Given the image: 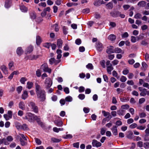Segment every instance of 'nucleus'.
Listing matches in <instances>:
<instances>
[{"label":"nucleus","mask_w":149,"mask_h":149,"mask_svg":"<svg viewBox=\"0 0 149 149\" xmlns=\"http://www.w3.org/2000/svg\"><path fill=\"white\" fill-rule=\"evenodd\" d=\"M36 115L30 112L26 113L25 117L23 118L24 119L27 120L30 123L34 122V118Z\"/></svg>","instance_id":"1"},{"label":"nucleus","mask_w":149,"mask_h":149,"mask_svg":"<svg viewBox=\"0 0 149 149\" xmlns=\"http://www.w3.org/2000/svg\"><path fill=\"white\" fill-rule=\"evenodd\" d=\"M37 98L40 102L45 101L46 99L45 93V91L36 93Z\"/></svg>","instance_id":"2"},{"label":"nucleus","mask_w":149,"mask_h":149,"mask_svg":"<svg viewBox=\"0 0 149 149\" xmlns=\"http://www.w3.org/2000/svg\"><path fill=\"white\" fill-rule=\"evenodd\" d=\"M52 81L50 78H46L45 82V87L47 89L49 88L52 86Z\"/></svg>","instance_id":"3"},{"label":"nucleus","mask_w":149,"mask_h":149,"mask_svg":"<svg viewBox=\"0 0 149 149\" xmlns=\"http://www.w3.org/2000/svg\"><path fill=\"white\" fill-rule=\"evenodd\" d=\"M41 68L43 70L44 72H47L49 73L51 72V70L48 67L46 63H44L41 66Z\"/></svg>","instance_id":"4"},{"label":"nucleus","mask_w":149,"mask_h":149,"mask_svg":"<svg viewBox=\"0 0 149 149\" xmlns=\"http://www.w3.org/2000/svg\"><path fill=\"white\" fill-rule=\"evenodd\" d=\"M92 146L94 147L98 148L102 146V143L95 139H93L92 142Z\"/></svg>","instance_id":"5"},{"label":"nucleus","mask_w":149,"mask_h":149,"mask_svg":"<svg viewBox=\"0 0 149 149\" xmlns=\"http://www.w3.org/2000/svg\"><path fill=\"white\" fill-rule=\"evenodd\" d=\"M96 48L99 52L101 51L103 48L102 44L99 42H97L96 43Z\"/></svg>","instance_id":"6"},{"label":"nucleus","mask_w":149,"mask_h":149,"mask_svg":"<svg viewBox=\"0 0 149 149\" xmlns=\"http://www.w3.org/2000/svg\"><path fill=\"white\" fill-rule=\"evenodd\" d=\"M35 85L36 93L44 91V90L42 89V88L37 83H35Z\"/></svg>","instance_id":"7"},{"label":"nucleus","mask_w":149,"mask_h":149,"mask_svg":"<svg viewBox=\"0 0 149 149\" xmlns=\"http://www.w3.org/2000/svg\"><path fill=\"white\" fill-rule=\"evenodd\" d=\"M120 14V12L118 11H112L110 13L111 15L114 17H116L119 16V14Z\"/></svg>","instance_id":"8"},{"label":"nucleus","mask_w":149,"mask_h":149,"mask_svg":"<svg viewBox=\"0 0 149 149\" xmlns=\"http://www.w3.org/2000/svg\"><path fill=\"white\" fill-rule=\"evenodd\" d=\"M111 130L114 135L116 136L118 134L117 126H113L111 128Z\"/></svg>","instance_id":"9"},{"label":"nucleus","mask_w":149,"mask_h":149,"mask_svg":"<svg viewBox=\"0 0 149 149\" xmlns=\"http://www.w3.org/2000/svg\"><path fill=\"white\" fill-rule=\"evenodd\" d=\"M23 53V51L21 47H18L17 49L16 53L19 56H20Z\"/></svg>","instance_id":"10"},{"label":"nucleus","mask_w":149,"mask_h":149,"mask_svg":"<svg viewBox=\"0 0 149 149\" xmlns=\"http://www.w3.org/2000/svg\"><path fill=\"white\" fill-rule=\"evenodd\" d=\"M49 63L50 64H52L54 63H55L56 64L59 63L60 61L56 60L54 58H51L49 60Z\"/></svg>","instance_id":"11"},{"label":"nucleus","mask_w":149,"mask_h":149,"mask_svg":"<svg viewBox=\"0 0 149 149\" xmlns=\"http://www.w3.org/2000/svg\"><path fill=\"white\" fill-rule=\"evenodd\" d=\"M0 68L4 74H8L7 68L5 65L1 66Z\"/></svg>","instance_id":"12"},{"label":"nucleus","mask_w":149,"mask_h":149,"mask_svg":"<svg viewBox=\"0 0 149 149\" xmlns=\"http://www.w3.org/2000/svg\"><path fill=\"white\" fill-rule=\"evenodd\" d=\"M19 108L22 110H24L25 109V105L23 101H21L19 104Z\"/></svg>","instance_id":"13"},{"label":"nucleus","mask_w":149,"mask_h":149,"mask_svg":"<svg viewBox=\"0 0 149 149\" xmlns=\"http://www.w3.org/2000/svg\"><path fill=\"white\" fill-rule=\"evenodd\" d=\"M28 93L27 91H25L23 92V93L22 95V98L23 100H25L28 97Z\"/></svg>","instance_id":"14"},{"label":"nucleus","mask_w":149,"mask_h":149,"mask_svg":"<svg viewBox=\"0 0 149 149\" xmlns=\"http://www.w3.org/2000/svg\"><path fill=\"white\" fill-rule=\"evenodd\" d=\"M107 72L109 74H111V71L113 69V68L112 66V64L111 65H108L107 66Z\"/></svg>","instance_id":"15"},{"label":"nucleus","mask_w":149,"mask_h":149,"mask_svg":"<svg viewBox=\"0 0 149 149\" xmlns=\"http://www.w3.org/2000/svg\"><path fill=\"white\" fill-rule=\"evenodd\" d=\"M35 120H36L39 125H41L42 124V123L41 122L39 116L36 115L34 118V121Z\"/></svg>","instance_id":"16"},{"label":"nucleus","mask_w":149,"mask_h":149,"mask_svg":"<svg viewBox=\"0 0 149 149\" xmlns=\"http://www.w3.org/2000/svg\"><path fill=\"white\" fill-rule=\"evenodd\" d=\"M63 44L62 40L61 39H58L57 40V45L58 48L62 47Z\"/></svg>","instance_id":"17"},{"label":"nucleus","mask_w":149,"mask_h":149,"mask_svg":"<svg viewBox=\"0 0 149 149\" xmlns=\"http://www.w3.org/2000/svg\"><path fill=\"white\" fill-rule=\"evenodd\" d=\"M125 111L122 109L118 110L117 111L118 114L120 116H123L124 115Z\"/></svg>","instance_id":"18"},{"label":"nucleus","mask_w":149,"mask_h":149,"mask_svg":"<svg viewBox=\"0 0 149 149\" xmlns=\"http://www.w3.org/2000/svg\"><path fill=\"white\" fill-rule=\"evenodd\" d=\"M142 67L141 69L144 71H146L148 67V65L144 62H143L142 63Z\"/></svg>","instance_id":"19"},{"label":"nucleus","mask_w":149,"mask_h":149,"mask_svg":"<svg viewBox=\"0 0 149 149\" xmlns=\"http://www.w3.org/2000/svg\"><path fill=\"white\" fill-rule=\"evenodd\" d=\"M33 50V47L32 46L30 45L27 47L26 50V52L28 53H31Z\"/></svg>","instance_id":"20"},{"label":"nucleus","mask_w":149,"mask_h":149,"mask_svg":"<svg viewBox=\"0 0 149 149\" xmlns=\"http://www.w3.org/2000/svg\"><path fill=\"white\" fill-rule=\"evenodd\" d=\"M108 39L111 41H113L116 39V36L114 34H111L109 36Z\"/></svg>","instance_id":"21"},{"label":"nucleus","mask_w":149,"mask_h":149,"mask_svg":"<svg viewBox=\"0 0 149 149\" xmlns=\"http://www.w3.org/2000/svg\"><path fill=\"white\" fill-rule=\"evenodd\" d=\"M146 2L144 1H141L139 2L137 5L140 7H144L146 4Z\"/></svg>","instance_id":"22"},{"label":"nucleus","mask_w":149,"mask_h":149,"mask_svg":"<svg viewBox=\"0 0 149 149\" xmlns=\"http://www.w3.org/2000/svg\"><path fill=\"white\" fill-rule=\"evenodd\" d=\"M39 56L38 55H32L30 56L29 57V58L31 60H34L38 58Z\"/></svg>","instance_id":"23"},{"label":"nucleus","mask_w":149,"mask_h":149,"mask_svg":"<svg viewBox=\"0 0 149 149\" xmlns=\"http://www.w3.org/2000/svg\"><path fill=\"white\" fill-rule=\"evenodd\" d=\"M114 52L117 53H124L123 52H122V50L120 48L118 47L114 49Z\"/></svg>","instance_id":"24"},{"label":"nucleus","mask_w":149,"mask_h":149,"mask_svg":"<svg viewBox=\"0 0 149 149\" xmlns=\"http://www.w3.org/2000/svg\"><path fill=\"white\" fill-rule=\"evenodd\" d=\"M41 42V40L40 37L37 36L36 37V42L37 45H39Z\"/></svg>","instance_id":"25"},{"label":"nucleus","mask_w":149,"mask_h":149,"mask_svg":"<svg viewBox=\"0 0 149 149\" xmlns=\"http://www.w3.org/2000/svg\"><path fill=\"white\" fill-rule=\"evenodd\" d=\"M33 84L32 82L29 81L27 83L26 87L29 89H31L33 87Z\"/></svg>","instance_id":"26"},{"label":"nucleus","mask_w":149,"mask_h":149,"mask_svg":"<svg viewBox=\"0 0 149 149\" xmlns=\"http://www.w3.org/2000/svg\"><path fill=\"white\" fill-rule=\"evenodd\" d=\"M12 4L11 2L10 1H8L6 2L5 6L6 8H8L10 7Z\"/></svg>","instance_id":"27"},{"label":"nucleus","mask_w":149,"mask_h":149,"mask_svg":"<svg viewBox=\"0 0 149 149\" xmlns=\"http://www.w3.org/2000/svg\"><path fill=\"white\" fill-rule=\"evenodd\" d=\"M20 9L22 12H26L27 11V8L25 6L23 5L20 7Z\"/></svg>","instance_id":"28"},{"label":"nucleus","mask_w":149,"mask_h":149,"mask_svg":"<svg viewBox=\"0 0 149 149\" xmlns=\"http://www.w3.org/2000/svg\"><path fill=\"white\" fill-rule=\"evenodd\" d=\"M28 106L29 107L31 108V109L34 107L36 106L35 103L33 102H30L28 104Z\"/></svg>","instance_id":"29"},{"label":"nucleus","mask_w":149,"mask_h":149,"mask_svg":"<svg viewBox=\"0 0 149 149\" xmlns=\"http://www.w3.org/2000/svg\"><path fill=\"white\" fill-rule=\"evenodd\" d=\"M130 106L127 104H125L122 105L121 107V108L123 110H127L129 108Z\"/></svg>","instance_id":"30"},{"label":"nucleus","mask_w":149,"mask_h":149,"mask_svg":"<svg viewBox=\"0 0 149 149\" xmlns=\"http://www.w3.org/2000/svg\"><path fill=\"white\" fill-rule=\"evenodd\" d=\"M30 16L32 19H35L36 17V14L34 12H32L30 13Z\"/></svg>","instance_id":"31"},{"label":"nucleus","mask_w":149,"mask_h":149,"mask_svg":"<svg viewBox=\"0 0 149 149\" xmlns=\"http://www.w3.org/2000/svg\"><path fill=\"white\" fill-rule=\"evenodd\" d=\"M72 100V97L70 96H68L65 98V100L67 102H71Z\"/></svg>","instance_id":"32"},{"label":"nucleus","mask_w":149,"mask_h":149,"mask_svg":"<svg viewBox=\"0 0 149 149\" xmlns=\"http://www.w3.org/2000/svg\"><path fill=\"white\" fill-rule=\"evenodd\" d=\"M54 123L56 125L58 126H62L63 124L62 122L61 121H58L57 120L55 121H54Z\"/></svg>","instance_id":"33"},{"label":"nucleus","mask_w":149,"mask_h":149,"mask_svg":"<svg viewBox=\"0 0 149 149\" xmlns=\"http://www.w3.org/2000/svg\"><path fill=\"white\" fill-rule=\"evenodd\" d=\"M106 52L108 54L114 53V49L112 48H109L106 50Z\"/></svg>","instance_id":"34"},{"label":"nucleus","mask_w":149,"mask_h":149,"mask_svg":"<svg viewBox=\"0 0 149 149\" xmlns=\"http://www.w3.org/2000/svg\"><path fill=\"white\" fill-rule=\"evenodd\" d=\"M141 17V15L139 13H136L134 16V18L136 19H140Z\"/></svg>","instance_id":"35"},{"label":"nucleus","mask_w":149,"mask_h":149,"mask_svg":"<svg viewBox=\"0 0 149 149\" xmlns=\"http://www.w3.org/2000/svg\"><path fill=\"white\" fill-rule=\"evenodd\" d=\"M51 141L54 143H58L61 140L55 138H52L51 139Z\"/></svg>","instance_id":"36"},{"label":"nucleus","mask_w":149,"mask_h":149,"mask_svg":"<svg viewBox=\"0 0 149 149\" xmlns=\"http://www.w3.org/2000/svg\"><path fill=\"white\" fill-rule=\"evenodd\" d=\"M107 6L109 9H112L113 8V4L112 2H109L107 4Z\"/></svg>","instance_id":"37"},{"label":"nucleus","mask_w":149,"mask_h":149,"mask_svg":"<svg viewBox=\"0 0 149 149\" xmlns=\"http://www.w3.org/2000/svg\"><path fill=\"white\" fill-rule=\"evenodd\" d=\"M32 109V111L35 113H38V109L37 106L34 107Z\"/></svg>","instance_id":"38"},{"label":"nucleus","mask_w":149,"mask_h":149,"mask_svg":"<svg viewBox=\"0 0 149 149\" xmlns=\"http://www.w3.org/2000/svg\"><path fill=\"white\" fill-rule=\"evenodd\" d=\"M147 94V90L145 89L140 93V95L141 96H144Z\"/></svg>","instance_id":"39"},{"label":"nucleus","mask_w":149,"mask_h":149,"mask_svg":"<svg viewBox=\"0 0 149 149\" xmlns=\"http://www.w3.org/2000/svg\"><path fill=\"white\" fill-rule=\"evenodd\" d=\"M127 79L125 77L122 76L121 77L120 80L121 81L124 82L126 81Z\"/></svg>","instance_id":"40"},{"label":"nucleus","mask_w":149,"mask_h":149,"mask_svg":"<svg viewBox=\"0 0 149 149\" xmlns=\"http://www.w3.org/2000/svg\"><path fill=\"white\" fill-rule=\"evenodd\" d=\"M27 80L26 78L25 77H22L20 80V82L21 83L23 84H25V82Z\"/></svg>","instance_id":"41"},{"label":"nucleus","mask_w":149,"mask_h":149,"mask_svg":"<svg viewBox=\"0 0 149 149\" xmlns=\"http://www.w3.org/2000/svg\"><path fill=\"white\" fill-rule=\"evenodd\" d=\"M63 33L64 34H67L68 33V29L65 26H63Z\"/></svg>","instance_id":"42"},{"label":"nucleus","mask_w":149,"mask_h":149,"mask_svg":"<svg viewBox=\"0 0 149 149\" xmlns=\"http://www.w3.org/2000/svg\"><path fill=\"white\" fill-rule=\"evenodd\" d=\"M14 62L13 61L10 62L8 64L9 68L10 70H13L12 68L13 66Z\"/></svg>","instance_id":"43"},{"label":"nucleus","mask_w":149,"mask_h":149,"mask_svg":"<svg viewBox=\"0 0 149 149\" xmlns=\"http://www.w3.org/2000/svg\"><path fill=\"white\" fill-rule=\"evenodd\" d=\"M86 68L89 69H93V67L91 63H88L86 66Z\"/></svg>","instance_id":"44"},{"label":"nucleus","mask_w":149,"mask_h":149,"mask_svg":"<svg viewBox=\"0 0 149 149\" xmlns=\"http://www.w3.org/2000/svg\"><path fill=\"white\" fill-rule=\"evenodd\" d=\"M139 116L140 118H143L145 117L146 116V114L144 112L139 113Z\"/></svg>","instance_id":"45"},{"label":"nucleus","mask_w":149,"mask_h":149,"mask_svg":"<svg viewBox=\"0 0 149 149\" xmlns=\"http://www.w3.org/2000/svg\"><path fill=\"white\" fill-rule=\"evenodd\" d=\"M137 127V125L135 123H133L130 125V127L131 129H133Z\"/></svg>","instance_id":"46"},{"label":"nucleus","mask_w":149,"mask_h":149,"mask_svg":"<svg viewBox=\"0 0 149 149\" xmlns=\"http://www.w3.org/2000/svg\"><path fill=\"white\" fill-rule=\"evenodd\" d=\"M19 140L20 142L21 145L22 146H25L26 145V143L24 141L22 138L19 139Z\"/></svg>","instance_id":"47"},{"label":"nucleus","mask_w":149,"mask_h":149,"mask_svg":"<svg viewBox=\"0 0 149 149\" xmlns=\"http://www.w3.org/2000/svg\"><path fill=\"white\" fill-rule=\"evenodd\" d=\"M137 145L140 148H142L143 146V143L141 141H138L137 143Z\"/></svg>","instance_id":"48"},{"label":"nucleus","mask_w":149,"mask_h":149,"mask_svg":"<svg viewBox=\"0 0 149 149\" xmlns=\"http://www.w3.org/2000/svg\"><path fill=\"white\" fill-rule=\"evenodd\" d=\"M81 41L79 38L77 39L75 41V43L77 45H79L81 43Z\"/></svg>","instance_id":"49"},{"label":"nucleus","mask_w":149,"mask_h":149,"mask_svg":"<svg viewBox=\"0 0 149 149\" xmlns=\"http://www.w3.org/2000/svg\"><path fill=\"white\" fill-rule=\"evenodd\" d=\"M78 97L81 100H83L84 99L85 97V95L84 94H80L79 95Z\"/></svg>","instance_id":"50"},{"label":"nucleus","mask_w":149,"mask_h":149,"mask_svg":"<svg viewBox=\"0 0 149 149\" xmlns=\"http://www.w3.org/2000/svg\"><path fill=\"white\" fill-rule=\"evenodd\" d=\"M22 89V86H18L17 88V91L18 93H21Z\"/></svg>","instance_id":"51"},{"label":"nucleus","mask_w":149,"mask_h":149,"mask_svg":"<svg viewBox=\"0 0 149 149\" xmlns=\"http://www.w3.org/2000/svg\"><path fill=\"white\" fill-rule=\"evenodd\" d=\"M13 137L10 136H7L6 138V139L9 142H11L13 140Z\"/></svg>","instance_id":"52"},{"label":"nucleus","mask_w":149,"mask_h":149,"mask_svg":"<svg viewBox=\"0 0 149 149\" xmlns=\"http://www.w3.org/2000/svg\"><path fill=\"white\" fill-rule=\"evenodd\" d=\"M22 128L24 130H27L28 129L27 125L26 124H24L22 126Z\"/></svg>","instance_id":"53"},{"label":"nucleus","mask_w":149,"mask_h":149,"mask_svg":"<svg viewBox=\"0 0 149 149\" xmlns=\"http://www.w3.org/2000/svg\"><path fill=\"white\" fill-rule=\"evenodd\" d=\"M136 38L134 36H132L131 37V41L133 43L135 42L136 40Z\"/></svg>","instance_id":"54"},{"label":"nucleus","mask_w":149,"mask_h":149,"mask_svg":"<svg viewBox=\"0 0 149 149\" xmlns=\"http://www.w3.org/2000/svg\"><path fill=\"white\" fill-rule=\"evenodd\" d=\"M146 128V126H137V129L140 130H144Z\"/></svg>","instance_id":"55"},{"label":"nucleus","mask_w":149,"mask_h":149,"mask_svg":"<svg viewBox=\"0 0 149 149\" xmlns=\"http://www.w3.org/2000/svg\"><path fill=\"white\" fill-rule=\"evenodd\" d=\"M144 147L145 149H148L149 148V142L145 143H144Z\"/></svg>","instance_id":"56"},{"label":"nucleus","mask_w":149,"mask_h":149,"mask_svg":"<svg viewBox=\"0 0 149 149\" xmlns=\"http://www.w3.org/2000/svg\"><path fill=\"white\" fill-rule=\"evenodd\" d=\"M36 76L39 77L40 76L41 74V72L40 71V70H38L36 71Z\"/></svg>","instance_id":"57"},{"label":"nucleus","mask_w":149,"mask_h":149,"mask_svg":"<svg viewBox=\"0 0 149 149\" xmlns=\"http://www.w3.org/2000/svg\"><path fill=\"white\" fill-rule=\"evenodd\" d=\"M130 6L128 5H124L123 6V7L125 10H126L128 9Z\"/></svg>","instance_id":"58"},{"label":"nucleus","mask_w":149,"mask_h":149,"mask_svg":"<svg viewBox=\"0 0 149 149\" xmlns=\"http://www.w3.org/2000/svg\"><path fill=\"white\" fill-rule=\"evenodd\" d=\"M83 111L85 113H87L89 112L90 109L88 108L84 107L83 109Z\"/></svg>","instance_id":"59"},{"label":"nucleus","mask_w":149,"mask_h":149,"mask_svg":"<svg viewBox=\"0 0 149 149\" xmlns=\"http://www.w3.org/2000/svg\"><path fill=\"white\" fill-rule=\"evenodd\" d=\"M105 61L104 60H102L100 62V63L102 67L103 68H105Z\"/></svg>","instance_id":"60"},{"label":"nucleus","mask_w":149,"mask_h":149,"mask_svg":"<svg viewBox=\"0 0 149 149\" xmlns=\"http://www.w3.org/2000/svg\"><path fill=\"white\" fill-rule=\"evenodd\" d=\"M112 74L113 76L116 77L117 78H118V73L116 72V71H115V70H113V71Z\"/></svg>","instance_id":"61"},{"label":"nucleus","mask_w":149,"mask_h":149,"mask_svg":"<svg viewBox=\"0 0 149 149\" xmlns=\"http://www.w3.org/2000/svg\"><path fill=\"white\" fill-rule=\"evenodd\" d=\"M129 36V34L127 32H125L122 35V38H126L127 37Z\"/></svg>","instance_id":"62"},{"label":"nucleus","mask_w":149,"mask_h":149,"mask_svg":"<svg viewBox=\"0 0 149 149\" xmlns=\"http://www.w3.org/2000/svg\"><path fill=\"white\" fill-rule=\"evenodd\" d=\"M51 43H46L44 45V46L47 48H49L50 46Z\"/></svg>","instance_id":"63"},{"label":"nucleus","mask_w":149,"mask_h":149,"mask_svg":"<svg viewBox=\"0 0 149 149\" xmlns=\"http://www.w3.org/2000/svg\"><path fill=\"white\" fill-rule=\"evenodd\" d=\"M145 132L146 133L145 136H148L149 135V129L148 128L146 129L145 130Z\"/></svg>","instance_id":"64"}]
</instances>
